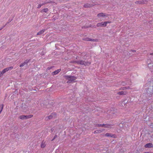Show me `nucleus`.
<instances>
[{
  "mask_svg": "<svg viewBox=\"0 0 153 153\" xmlns=\"http://www.w3.org/2000/svg\"><path fill=\"white\" fill-rule=\"evenodd\" d=\"M61 71V69H59L57 70H56L54 71L52 73V74L53 75H55L57 74L59 72Z\"/></svg>",
  "mask_w": 153,
  "mask_h": 153,
  "instance_id": "13",
  "label": "nucleus"
},
{
  "mask_svg": "<svg viewBox=\"0 0 153 153\" xmlns=\"http://www.w3.org/2000/svg\"><path fill=\"white\" fill-rule=\"evenodd\" d=\"M98 133V131H97V130L95 131L94 132V134H97V133Z\"/></svg>",
  "mask_w": 153,
  "mask_h": 153,
  "instance_id": "27",
  "label": "nucleus"
},
{
  "mask_svg": "<svg viewBox=\"0 0 153 153\" xmlns=\"http://www.w3.org/2000/svg\"><path fill=\"white\" fill-rule=\"evenodd\" d=\"M13 68V67L12 66L8 68H7L4 69H3L2 71H1V73L3 75L6 72L8 71L9 70H11Z\"/></svg>",
  "mask_w": 153,
  "mask_h": 153,
  "instance_id": "6",
  "label": "nucleus"
},
{
  "mask_svg": "<svg viewBox=\"0 0 153 153\" xmlns=\"http://www.w3.org/2000/svg\"><path fill=\"white\" fill-rule=\"evenodd\" d=\"M106 14L102 13H100L97 14V16L98 17H104L106 16Z\"/></svg>",
  "mask_w": 153,
  "mask_h": 153,
  "instance_id": "12",
  "label": "nucleus"
},
{
  "mask_svg": "<svg viewBox=\"0 0 153 153\" xmlns=\"http://www.w3.org/2000/svg\"><path fill=\"white\" fill-rule=\"evenodd\" d=\"M48 10V8H45V9H44L43 10H41V12L42 13L44 12L46 13V12H47Z\"/></svg>",
  "mask_w": 153,
  "mask_h": 153,
  "instance_id": "18",
  "label": "nucleus"
},
{
  "mask_svg": "<svg viewBox=\"0 0 153 153\" xmlns=\"http://www.w3.org/2000/svg\"><path fill=\"white\" fill-rule=\"evenodd\" d=\"M85 40L90 41H98V39H91L87 38Z\"/></svg>",
  "mask_w": 153,
  "mask_h": 153,
  "instance_id": "15",
  "label": "nucleus"
},
{
  "mask_svg": "<svg viewBox=\"0 0 153 153\" xmlns=\"http://www.w3.org/2000/svg\"><path fill=\"white\" fill-rule=\"evenodd\" d=\"M56 114L54 113H52L50 115L48 116L45 118L46 120H51L55 118Z\"/></svg>",
  "mask_w": 153,
  "mask_h": 153,
  "instance_id": "4",
  "label": "nucleus"
},
{
  "mask_svg": "<svg viewBox=\"0 0 153 153\" xmlns=\"http://www.w3.org/2000/svg\"><path fill=\"white\" fill-rule=\"evenodd\" d=\"M45 29H43V30H42L41 31L37 33V35H41L42 34L45 32Z\"/></svg>",
  "mask_w": 153,
  "mask_h": 153,
  "instance_id": "16",
  "label": "nucleus"
},
{
  "mask_svg": "<svg viewBox=\"0 0 153 153\" xmlns=\"http://www.w3.org/2000/svg\"><path fill=\"white\" fill-rule=\"evenodd\" d=\"M103 127L105 128H111V125L108 124H104V126H103Z\"/></svg>",
  "mask_w": 153,
  "mask_h": 153,
  "instance_id": "17",
  "label": "nucleus"
},
{
  "mask_svg": "<svg viewBox=\"0 0 153 153\" xmlns=\"http://www.w3.org/2000/svg\"><path fill=\"white\" fill-rule=\"evenodd\" d=\"M74 62H76L78 64H80L85 66L89 65L91 64V62H87L82 60H80L78 61H74Z\"/></svg>",
  "mask_w": 153,
  "mask_h": 153,
  "instance_id": "2",
  "label": "nucleus"
},
{
  "mask_svg": "<svg viewBox=\"0 0 153 153\" xmlns=\"http://www.w3.org/2000/svg\"><path fill=\"white\" fill-rule=\"evenodd\" d=\"M152 124L153 125V123H152Z\"/></svg>",
  "mask_w": 153,
  "mask_h": 153,
  "instance_id": "32",
  "label": "nucleus"
},
{
  "mask_svg": "<svg viewBox=\"0 0 153 153\" xmlns=\"http://www.w3.org/2000/svg\"><path fill=\"white\" fill-rule=\"evenodd\" d=\"M33 117V115H20L19 116V118L21 120H26L31 118Z\"/></svg>",
  "mask_w": 153,
  "mask_h": 153,
  "instance_id": "3",
  "label": "nucleus"
},
{
  "mask_svg": "<svg viewBox=\"0 0 153 153\" xmlns=\"http://www.w3.org/2000/svg\"><path fill=\"white\" fill-rule=\"evenodd\" d=\"M57 137V135H55V136L54 137L53 139L52 140V141L53 140H54Z\"/></svg>",
  "mask_w": 153,
  "mask_h": 153,
  "instance_id": "26",
  "label": "nucleus"
},
{
  "mask_svg": "<svg viewBox=\"0 0 153 153\" xmlns=\"http://www.w3.org/2000/svg\"><path fill=\"white\" fill-rule=\"evenodd\" d=\"M13 68V67L12 66L8 68H7L4 69H3L2 71H1V73L3 75L6 72L8 71L9 70H11Z\"/></svg>",
  "mask_w": 153,
  "mask_h": 153,
  "instance_id": "5",
  "label": "nucleus"
},
{
  "mask_svg": "<svg viewBox=\"0 0 153 153\" xmlns=\"http://www.w3.org/2000/svg\"><path fill=\"white\" fill-rule=\"evenodd\" d=\"M150 54L152 55H153V53H151Z\"/></svg>",
  "mask_w": 153,
  "mask_h": 153,
  "instance_id": "30",
  "label": "nucleus"
},
{
  "mask_svg": "<svg viewBox=\"0 0 153 153\" xmlns=\"http://www.w3.org/2000/svg\"><path fill=\"white\" fill-rule=\"evenodd\" d=\"M149 153L148 152H145V153Z\"/></svg>",
  "mask_w": 153,
  "mask_h": 153,
  "instance_id": "31",
  "label": "nucleus"
},
{
  "mask_svg": "<svg viewBox=\"0 0 153 153\" xmlns=\"http://www.w3.org/2000/svg\"><path fill=\"white\" fill-rule=\"evenodd\" d=\"M91 6V5H90L89 4H85L84 6V7H90Z\"/></svg>",
  "mask_w": 153,
  "mask_h": 153,
  "instance_id": "19",
  "label": "nucleus"
},
{
  "mask_svg": "<svg viewBox=\"0 0 153 153\" xmlns=\"http://www.w3.org/2000/svg\"><path fill=\"white\" fill-rule=\"evenodd\" d=\"M2 75H3L2 74V73H1V72H0V77H1V76Z\"/></svg>",
  "mask_w": 153,
  "mask_h": 153,
  "instance_id": "28",
  "label": "nucleus"
},
{
  "mask_svg": "<svg viewBox=\"0 0 153 153\" xmlns=\"http://www.w3.org/2000/svg\"><path fill=\"white\" fill-rule=\"evenodd\" d=\"M98 131V133L102 132L103 131L102 130H97Z\"/></svg>",
  "mask_w": 153,
  "mask_h": 153,
  "instance_id": "24",
  "label": "nucleus"
},
{
  "mask_svg": "<svg viewBox=\"0 0 153 153\" xmlns=\"http://www.w3.org/2000/svg\"><path fill=\"white\" fill-rule=\"evenodd\" d=\"M145 148L152 147H153V145L151 143H149L146 144L145 146Z\"/></svg>",
  "mask_w": 153,
  "mask_h": 153,
  "instance_id": "10",
  "label": "nucleus"
},
{
  "mask_svg": "<svg viewBox=\"0 0 153 153\" xmlns=\"http://www.w3.org/2000/svg\"><path fill=\"white\" fill-rule=\"evenodd\" d=\"M147 1L146 0H143L142 1H138L135 2L137 4H144L147 3Z\"/></svg>",
  "mask_w": 153,
  "mask_h": 153,
  "instance_id": "7",
  "label": "nucleus"
},
{
  "mask_svg": "<svg viewBox=\"0 0 153 153\" xmlns=\"http://www.w3.org/2000/svg\"><path fill=\"white\" fill-rule=\"evenodd\" d=\"M26 63L25 62H24V63H22V64H21L20 65V67H22L23 66H24V65H25L26 64Z\"/></svg>",
  "mask_w": 153,
  "mask_h": 153,
  "instance_id": "21",
  "label": "nucleus"
},
{
  "mask_svg": "<svg viewBox=\"0 0 153 153\" xmlns=\"http://www.w3.org/2000/svg\"><path fill=\"white\" fill-rule=\"evenodd\" d=\"M42 5V4H39V5H38V6L37 7V8H39L40 7H41V6Z\"/></svg>",
  "mask_w": 153,
  "mask_h": 153,
  "instance_id": "23",
  "label": "nucleus"
},
{
  "mask_svg": "<svg viewBox=\"0 0 153 153\" xmlns=\"http://www.w3.org/2000/svg\"><path fill=\"white\" fill-rule=\"evenodd\" d=\"M129 89L130 88L129 87H128V88H126V87H123V90H125V89Z\"/></svg>",
  "mask_w": 153,
  "mask_h": 153,
  "instance_id": "25",
  "label": "nucleus"
},
{
  "mask_svg": "<svg viewBox=\"0 0 153 153\" xmlns=\"http://www.w3.org/2000/svg\"><path fill=\"white\" fill-rule=\"evenodd\" d=\"M111 23V22L107 21V22H104V23L106 24V26L107 25V24L109 23Z\"/></svg>",
  "mask_w": 153,
  "mask_h": 153,
  "instance_id": "22",
  "label": "nucleus"
},
{
  "mask_svg": "<svg viewBox=\"0 0 153 153\" xmlns=\"http://www.w3.org/2000/svg\"><path fill=\"white\" fill-rule=\"evenodd\" d=\"M66 78L68 80L67 82V83H70L72 81L75 80L76 79V78L73 76H65Z\"/></svg>",
  "mask_w": 153,
  "mask_h": 153,
  "instance_id": "1",
  "label": "nucleus"
},
{
  "mask_svg": "<svg viewBox=\"0 0 153 153\" xmlns=\"http://www.w3.org/2000/svg\"><path fill=\"white\" fill-rule=\"evenodd\" d=\"M97 26L99 27H105L106 26V24L104 23V22H102L100 23H98L97 24Z\"/></svg>",
  "mask_w": 153,
  "mask_h": 153,
  "instance_id": "8",
  "label": "nucleus"
},
{
  "mask_svg": "<svg viewBox=\"0 0 153 153\" xmlns=\"http://www.w3.org/2000/svg\"><path fill=\"white\" fill-rule=\"evenodd\" d=\"M105 136H106V137H114V136L115 135H114V134H113V135H112L111 134L108 133H106L105 134Z\"/></svg>",
  "mask_w": 153,
  "mask_h": 153,
  "instance_id": "14",
  "label": "nucleus"
},
{
  "mask_svg": "<svg viewBox=\"0 0 153 153\" xmlns=\"http://www.w3.org/2000/svg\"><path fill=\"white\" fill-rule=\"evenodd\" d=\"M104 126V124H97L96 125V126L97 127H100L101 126Z\"/></svg>",
  "mask_w": 153,
  "mask_h": 153,
  "instance_id": "20",
  "label": "nucleus"
},
{
  "mask_svg": "<svg viewBox=\"0 0 153 153\" xmlns=\"http://www.w3.org/2000/svg\"><path fill=\"white\" fill-rule=\"evenodd\" d=\"M127 93V92L126 91H121L118 92L117 94L119 95H126Z\"/></svg>",
  "mask_w": 153,
  "mask_h": 153,
  "instance_id": "9",
  "label": "nucleus"
},
{
  "mask_svg": "<svg viewBox=\"0 0 153 153\" xmlns=\"http://www.w3.org/2000/svg\"><path fill=\"white\" fill-rule=\"evenodd\" d=\"M46 146V144L44 140H43L42 142V143L41 145V148H45Z\"/></svg>",
  "mask_w": 153,
  "mask_h": 153,
  "instance_id": "11",
  "label": "nucleus"
},
{
  "mask_svg": "<svg viewBox=\"0 0 153 153\" xmlns=\"http://www.w3.org/2000/svg\"><path fill=\"white\" fill-rule=\"evenodd\" d=\"M132 51L133 52H135L136 51H135L134 50H132Z\"/></svg>",
  "mask_w": 153,
  "mask_h": 153,
  "instance_id": "29",
  "label": "nucleus"
}]
</instances>
